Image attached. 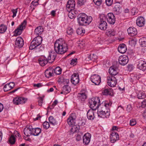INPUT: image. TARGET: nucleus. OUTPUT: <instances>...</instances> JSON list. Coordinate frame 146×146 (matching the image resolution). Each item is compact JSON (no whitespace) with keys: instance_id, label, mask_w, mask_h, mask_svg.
Listing matches in <instances>:
<instances>
[{"instance_id":"59","label":"nucleus","mask_w":146,"mask_h":146,"mask_svg":"<svg viewBox=\"0 0 146 146\" xmlns=\"http://www.w3.org/2000/svg\"><path fill=\"white\" fill-rule=\"evenodd\" d=\"M141 106L142 108H144L146 106V100H144L141 102Z\"/></svg>"},{"instance_id":"29","label":"nucleus","mask_w":146,"mask_h":146,"mask_svg":"<svg viewBox=\"0 0 146 146\" xmlns=\"http://www.w3.org/2000/svg\"><path fill=\"white\" fill-rule=\"evenodd\" d=\"M121 7L119 4H116L113 8L114 12L117 14L120 13L121 12Z\"/></svg>"},{"instance_id":"9","label":"nucleus","mask_w":146,"mask_h":146,"mask_svg":"<svg viewBox=\"0 0 146 146\" xmlns=\"http://www.w3.org/2000/svg\"><path fill=\"white\" fill-rule=\"evenodd\" d=\"M90 79L92 82L96 85H99L101 82V77L97 74L92 76Z\"/></svg>"},{"instance_id":"3","label":"nucleus","mask_w":146,"mask_h":146,"mask_svg":"<svg viewBox=\"0 0 146 146\" xmlns=\"http://www.w3.org/2000/svg\"><path fill=\"white\" fill-rule=\"evenodd\" d=\"M42 41V38L39 36L35 37L32 41L29 48L30 50L35 49L36 51H42L44 49V46L41 45Z\"/></svg>"},{"instance_id":"41","label":"nucleus","mask_w":146,"mask_h":146,"mask_svg":"<svg viewBox=\"0 0 146 146\" xmlns=\"http://www.w3.org/2000/svg\"><path fill=\"white\" fill-rule=\"evenodd\" d=\"M62 69L59 67H56L54 69V72L57 75H59L61 73Z\"/></svg>"},{"instance_id":"38","label":"nucleus","mask_w":146,"mask_h":146,"mask_svg":"<svg viewBox=\"0 0 146 146\" xmlns=\"http://www.w3.org/2000/svg\"><path fill=\"white\" fill-rule=\"evenodd\" d=\"M137 96L138 98L139 99H144L146 96L145 94L141 92H139Z\"/></svg>"},{"instance_id":"27","label":"nucleus","mask_w":146,"mask_h":146,"mask_svg":"<svg viewBox=\"0 0 146 146\" xmlns=\"http://www.w3.org/2000/svg\"><path fill=\"white\" fill-rule=\"evenodd\" d=\"M32 128L31 127L25 128L24 130V133L27 136L32 135Z\"/></svg>"},{"instance_id":"13","label":"nucleus","mask_w":146,"mask_h":146,"mask_svg":"<svg viewBox=\"0 0 146 146\" xmlns=\"http://www.w3.org/2000/svg\"><path fill=\"white\" fill-rule=\"evenodd\" d=\"M71 81L72 83L75 85H76L79 82V78L78 74L74 73L71 76Z\"/></svg>"},{"instance_id":"61","label":"nucleus","mask_w":146,"mask_h":146,"mask_svg":"<svg viewBox=\"0 0 146 146\" xmlns=\"http://www.w3.org/2000/svg\"><path fill=\"white\" fill-rule=\"evenodd\" d=\"M15 83L13 82H10V90L13 89L15 86Z\"/></svg>"},{"instance_id":"21","label":"nucleus","mask_w":146,"mask_h":146,"mask_svg":"<svg viewBox=\"0 0 146 146\" xmlns=\"http://www.w3.org/2000/svg\"><path fill=\"white\" fill-rule=\"evenodd\" d=\"M91 135L89 133L85 134L83 137V142L86 145H88L90 142Z\"/></svg>"},{"instance_id":"47","label":"nucleus","mask_w":146,"mask_h":146,"mask_svg":"<svg viewBox=\"0 0 146 146\" xmlns=\"http://www.w3.org/2000/svg\"><path fill=\"white\" fill-rule=\"evenodd\" d=\"M93 1L96 5L99 6L102 4V0H93Z\"/></svg>"},{"instance_id":"48","label":"nucleus","mask_w":146,"mask_h":146,"mask_svg":"<svg viewBox=\"0 0 146 146\" xmlns=\"http://www.w3.org/2000/svg\"><path fill=\"white\" fill-rule=\"evenodd\" d=\"M5 92H6L9 90V83H7L4 86L3 88Z\"/></svg>"},{"instance_id":"43","label":"nucleus","mask_w":146,"mask_h":146,"mask_svg":"<svg viewBox=\"0 0 146 146\" xmlns=\"http://www.w3.org/2000/svg\"><path fill=\"white\" fill-rule=\"evenodd\" d=\"M10 133H11L10 134V135H13L14 136L16 137H19L20 135L17 131L16 130H15L13 132L11 131H10Z\"/></svg>"},{"instance_id":"23","label":"nucleus","mask_w":146,"mask_h":146,"mask_svg":"<svg viewBox=\"0 0 146 146\" xmlns=\"http://www.w3.org/2000/svg\"><path fill=\"white\" fill-rule=\"evenodd\" d=\"M107 24L106 22L103 19H100L99 28L102 30H104L107 29Z\"/></svg>"},{"instance_id":"5","label":"nucleus","mask_w":146,"mask_h":146,"mask_svg":"<svg viewBox=\"0 0 146 146\" xmlns=\"http://www.w3.org/2000/svg\"><path fill=\"white\" fill-rule=\"evenodd\" d=\"M100 99L98 97L92 98L89 100V105L94 110H96L98 108V104H100Z\"/></svg>"},{"instance_id":"56","label":"nucleus","mask_w":146,"mask_h":146,"mask_svg":"<svg viewBox=\"0 0 146 146\" xmlns=\"http://www.w3.org/2000/svg\"><path fill=\"white\" fill-rule=\"evenodd\" d=\"M132 108L131 107V105L130 104H129L127 105L126 107V110L128 112H129L131 110Z\"/></svg>"},{"instance_id":"16","label":"nucleus","mask_w":146,"mask_h":146,"mask_svg":"<svg viewBox=\"0 0 146 146\" xmlns=\"http://www.w3.org/2000/svg\"><path fill=\"white\" fill-rule=\"evenodd\" d=\"M111 141L112 143H114L119 139V136L116 132L113 131L110 134Z\"/></svg>"},{"instance_id":"45","label":"nucleus","mask_w":146,"mask_h":146,"mask_svg":"<svg viewBox=\"0 0 146 146\" xmlns=\"http://www.w3.org/2000/svg\"><path fill=\"white\" fill-rule=\"evenodd\" d=\"M43 127L46 129L48 128L50 126L49 123L47 122H44L43 124Z\"/></svg>"},{"instance_id":"57","label":"nucleus","mask_w":146,"mask_h":146,"mask_svg":"<svg viewBox=\"0 0 146 146\" xmlns=\"http://www.w3.org/2000/svg\"><path fill=\"white\" fill-rule=\"evenodd\" d=\"M136 8H133L131 10V13L133 15H134L137 14V12L136 11Z\"/></svg>"},{"instance_id":"20","label":"nucleus","mask_w":146,"mask_h":146,"mask_svg":"<svg viewBox=\"0 0 146 146\" xmlns=\"http://www.w3.org/2000/svg\"><path fill=\"white\" fill-rule=\"evenodd\" d=\"M145 20L144 17L140 16L138 17L136 20V23L137 26L142 27L145 24Z\"/></svg>"},{"instance_id":"7","label":"nucleus","mask_w":146,"mask_h":146,"mask_svg":"<svg viewBox=\"0 0 146 146\" xmlns=\"http://www.w3.org/2000/svg\"><path fill=\"white\" fill-rule=\"evenodd\" d=\"M108 85L111 87H114L117 83L116 78L114 76L110 75L107 77Z\"/></svg>"},{"instance_id":"18","label":"nucleus","mask_w":146,"mask_h":146,"mask_svg":"<svg viewBox=\"0 0 146 146\" xmlns=\"http://www.w3.org/2000/svg\"><path fill=\"white\" fill-rule=\"evenodd\" d=\"M137 68L140 70L144 71L146 69V63L142 60H139L137 65Z\"/></svg>"},{"instance_id":"52","label":"nucleus","mask_w":146,"mask_h":146,"mask_svg":"<svg viewBox=\"0 0 146 146\" xmlns=\"http://www.w3.org/2000/svg\"><path fill=\"white\" fill-rule=\"evenodd\" d=\"M130 125L131 126H134L136 124V121L135 119H132L130 120Z\"/></svg>"},{"instance_id":"51","label":"nucleus","mask_w":146,"mask_h":146,"mask_svg":"<svg viewBox=\"0 0 146 146\" xmlns=\"http://www.w3.org/2000/svg\"><path fill=\"white\" fill-rule=\"evenodd\" d=\"M86 2V0H78L77 3L80 6H81L84 5Z\"/></svg>"},{"instance_id":"1","label":"nucleus","mask_w":146,"mask_h":146,"mask_svg":"<svg viewBox=\"0 0 146 146\" xmlns=\"http://www.w3.org/2000/svg\"><path fill=\"white\" fill-rule=\"evenodd\" d=\"M111 104L103 102L98 104V117L103 118H108L110 115V106Z\"/></svg>"},{"instance_id":"15","label":"nucleus","mask_w":146,"mask_h":146,"mask_svg":"<svg viewBox=\"0 0 146 146\" xmlns=\"http://www.w3.org/2000/svg\"><path fill=\"white\" fill-rule=\"evenodd\" d=\"M24 44V40L21 37H18L17 38L15 42L16 47L19 48H21L23 46Z\"/></svg>"},{"instance_id":"37","label":"nucleus","mask_w":146,"mask_h":146,"mask_svg":"<svg viewBox=\"0 0 146 146\" xmlns=\"http://www.w3.org/2000/svg\"><path fill=\"white\" fill-rule=\"evenodd\" d=\"M76 31L77 34L78 35H83L85 33V30L82 28L78 29Z\"/></svg>"},{"instance_id":"42","label":"nucleus","mask_w":146,"mask_h":146,"mask_svg":"<svg viewBox=\"0 0 146 146\" xmlns=\"http://www.w3.org/2000/svg\"><path fill=\"white\" fill-rule=\"evenodd\" d=\"M45 75L46 77L49 78L52 76V73L51 72L50 70L48 69L46 70L45 72Z\"/></svg>"},{"instance_id":"30","label":"nucleus","mask_w":146,"mask_h":146,"mask_svg":"<svg viewBox=\"0 0 146 146\" xmlns=\"http://www.w3.org/2000/svg\"><path fill=\"white\" fill-rule=\"evenodd\" d=\"M117 69L114 67H111L109 70V72L111 75L113 76L116 75L118 72H117Z\"/></svg>"},{"instance_id":"35","label":"nucleus","mask_w":146,"mask_h":146,"mask_svg":"<svg viewBox=\"0 0 146 146\" xmlns=\"http://www.w3.org/2000/svg\"><path fill=\"white\" fill-rule=\"evenodd\" d=\"M50 123L53 125H54L57 124V121L52 116H50L48 118Z\"/></svg>"},{"instance_id":"12","label":"nucleus","mask_w":146,"mask_h":146,"mask_svg":"<svg viewBox=\"0 0 146 146\" xmlns=\"http://www.w3.org/2000/svg\"><path fill=\"white\" fill-rule=\"evenodd\" d=\"M75 3L73 0H69L67 3L66 9L67 11H70L74 9Z\"/></svg>"},{"instance_id":"8","label":"nucleus","mask_w":146,"mask_h":146,"mask_svg":"<svg viewBox=\"0 0 146 146\" xmlns=\"http://www.w3.org/2000/svg\"><path fill=\"white\" fill-rule=\"evenodd\" d=\"M106 18L108 22L110 24L113 25L115 21V18L113 14L112 13H109L107 14L106 17H104Z\"/></svg>"},{"instance_id":"49","label":"nucleus","mask_w":146,"mask_h":146,"mask_svg":"<svg viewBox=\"0 0 146 146\" xmlns=\"http://www.w3.org/2000/svg\"><path fill=\"white\" fill-rule=\"evenodd\" d=\"M142 40L141 42V45L143 47H146V38H144Z\"/></svg>"},{"instance_id":"19","label":"nucleus","mask_w":146,"mask_h":146,"mask_svg":"<svg viewBox=\"0 0 146 146\" xmlns=\"http://www.w3.org/2000/svg\"><path fill=\"white\" fill-rule=\"evenodd\" d=\"M38 61L39 63L42 66H45L49 62L47 57L44 56H42L40 57L38 59Z\"/></svg>"},{"instance_id":"2","label":"nucleus","mask_w":146,"mask_h":146,"mask_svg":"<svg viewBox=\"0 0 146 146\" xmlns=\"http://www.w3.org/2000/svg\"><path fill=\"white\" fill-rule=\"evenodd\" d=\"M54 49L56 54H63L68 50V45L64 40L62 39L58 40L54 43Z\"/></svg>"},{"instance_id":"25","label":"nucleus","mask_w":146,"mask_h":146,"mask_svg":"<svg viewBox=\"0 0 146 146\" xmlns=\"http://www.w3.org/2000/svg\"><path fill=\"white\" fill-rule=\"evenodd\" d=\"M68 12H69L68 16L71 19L75 18L78 14L77 11L75 9L72 10Z\"/></svg>"},{"instance_id":"63","label":"nucleus","mask_w":146,"mask_h":146,"mask_svg":"<svg viewBox=\"0 0 146 146\" xmlns=\"http://www.w3.org/2000/svg\"><path fill=\"white\" fill-rule=\"evenodd\" d=\"M77 60V59H72V60H71L70 64L71 65L76 64V62H77V61H76Z\"/></svg>"},{"instance_id":"62","label":"nucleus","mask_w":146,"mask_h":146,"mask_svg":"<svg viewBox=\"0 0 146 146\" xmlns=\"http://www.w3.org/2000/svg\"><path fill=\"white\" fill-rule=\"evenodd\" d=\"M56 11L54 10H53L50 13V14L52 17H54L56 15Z\"/></svg>"},{"instance_id":"39","label":"nucleus","mask_w":146,"mask_h":146,"mask_svg":"<svg viewBox=\"0 0 146 146\" xmlns=\"http://www.w3.org/2000/svg\"><path fill=\"white\" fill-rule=\"evenodd\" d=\"M102 93L103 95H111V92L108 89H105L102 91Z\"/></svg>"},{"instance_id":"31","label":"nucleus","mask_w":146,"mask_h":146,"mask_svg":"<svg viewBox=\"0 0 146 146\" xmlns=\"http://www.w3.org/2000/svg\"><path fill=\"white\" fill-rule=\"evenodd\" d=\"M43 30L41 26H39L37 27L35 31V34L36 35L38 36L39 35L41 34L43 32Z\"/></svg>"},{"instance_id":"50","label":"nucleus","mask_w":146,"mask_h":146,"mask_svg":"<svg viewBox=\"0 0 146 146\" xmlns=\"http://www.w3.org/2000/svg\"><path fill=\"white\" fill-rule=\"evenodd\" d=\"M127 67L128 70L129 71H131L134 68V66L133 64H129L127 66Z\"/></svg>"},{"instance_id":"24","label":"nucleus","mask_w":146,"mask_h":146,"mask_svg":"<svg viewBox=\"0 0 146 146\" xmlns=\"http://www.w3.org/2000/svg\"><path fill=\"white\" fill-rule=\"evenodd\" d=\"M118 50V51L121 53H124L127 50V47L124 44L119 45Z\"/></svg>"},{"instance_id":"17","label":"nucleus","mask_w":146,"mask_h":146,"mask_svg":"<svg viewBox=\"0 0 146 146\" xmlns=\"http://www.w3.org/2000/svg\"><path fill=\"white\" fill-rule=\"evenodd\" d=\"M56 53L55 52H50L49 53L48 55L46 56L47 59L49 62H53L55 60L56 56Z\"/></svg>"},{"instance_id":"11","label":"nucleus","mask_w":146,"mask_h":146,"mask_svg":"<svg viewBox=\"0 0 146 146\" xmlns=\"http://www.w3.org/2000/svg\"><path fill=\"white\" fill-rule=\"evenodd\" d=\"M27 99L24 98L18 97H16L13 99V103L16 105L25 103Z\"/></svg>"},{"instance_id":"64","label":"nucleus","mask_w":146,"mask_h":146,"mask_svg":"<svg viewBox=\"0 0 146 146\" xmlns=\"http://www.w3.org/2000/svg\"><path fill=\"white\" fill-rule=\"evenodd\" d=\"M88 56L86 58V60L87 61H89L90 60H92L91 56L92 54H90V55H88Z\"/></svg>"},{"instance_id":"33","label":"nucleus","mask_w":146,"mask_h":146,"mask_svg":"<svg viewBox=\"0 0 146 146\" xmlns=\"http://www.w3.org/2000/svg\"><path fill=\"white\" fill-rule=\"evenodd\" d=\"M78 97L80 100H81V102H83L86 100L87 96L85 93H82L78 94Z\"/></svg>"},{"instance_id":"58","label":"nucleus","mask_w":146,"mask_h":146,"mask_svg":"<svg viewBox=\"0 0 146 146\" xmlns=\"http://www.w3.org/2000/svg\"><path fill=\"white\" fill-rule=\"evenodd\" d=\"M43 98L42 97H40L39 100L38 101V104L40 106H41L43 103Z\"/></svg>"},{"instance_id":"26","label":"nucleus","mask_w":146,"mask_h":146,"mask_svg":"<svg viewBox=\"0 0 146 146\" xmlns=\"http://www.w3.org/2000/svg\"><path fill=\"white\" fill-rule=\"evenodd\" d=\"M94 110H90L88 111L87 116L89 119L93 120L94 118Z\"/></svg>"},{"instance_id":"54","label":"nucleus","mask_w":146,"mask_h":146,"mask_svg":"<svg viewBox=\"0 0 146 146\" xmlns=\"http://www.w3.org/2000/svg\"><path fill=\"white\" fill-rule=\"evenodd\" d=\"M38 0H34L31 2V4L34 6H36L38 4Z\"/></svg>"},{"instance_id":"32","label":"nucleus","mask_w":146,"mask_h":146,"mask_svg":"<svg viewBox=\"0 0 146 146\" xmlns=\"http://www.w3.org/2000/svg\"><path fill=\"white\" fill-rule=\"evenodd\" d=\"M106 34L108 36H114L115 35V31L113 29H109L106 31Z\"/></svg>"},{"instance_id":"34","label":"nucleus","mask_w":146,"mask_h":146,"mask_svg":"<svg viewBox=\"0 0 146 146\" xmlns=\"http://www.w3.org/2000/svg\"><path fill=\"white\" fill-rule=\"evenodd\" d=\"M63 91L66 94L69 92L71 91V88L68 85H65L62 88Z\"/></svg>"},{"instance_id":"10","label":"nucleus","mask_w":146,"mask_h":146,"mask_svg":"<svg viewBox=\"0 0 146 146\" xmlns=\"http://www.w3.org/2000/svg\"><path fill=\"white\" fill-rule=\"evenodd\" d=\"M119 64L122 66L126 65L128 62L129 59L127 56L123 55L120 56L119 58Z\"/></svg>"},{"instance_id":"4","label":"nucleus","mask_w":146,"mask_h":146,"mask_svg":"<svg viewBox=\"0 0 146 146\" xmlns=\"http://www.w3.org/2000/svg\"><path fill=\"white\" fill-rule=\"evenodd\" d=\"M77 20L79 25H86L92 21V18L91 16L88 17L84 13H80L78 16Z\"/></svg>"},{"instance_id":"14","label":"nucleus","mask_w":146,"mask_h":146,"mask_svg":"<svg viewBox=\"0 0 146 146\" xmlns=\"http://www.w3.org/2000/svg\"><path fill=\"white\" fill-rule=\"evenodd\" d=\"M75 114L74 113L71 114L67 119V122L70 126H73L75 124Z\"/></svg>"},{"instance_id":"36","label":"nucleus","mask_w":146,"mask_h":146,"mask_svg":"<svg viewBox=\"0 0 146 146\" xmlns=\"http://www.w3.org/2000/svg\"><path fill=\"white\" fill-rule=\"evenodd\" d=\"M10 136V145H14L16 142L15 137L13 135H11Z\"/></svg>"},{"instance_id":"55","label":"nucleus","mask_w":146,"mask_h":146,"mask_svg":"<svg viewBox=\"0 0 146 146\" xmlns=\"http://www.w3.org/2000/svg\"><path fill=\"white\" fill-rule=\"evenodd\" d=\"M11 11H12L13 14V15L12 16V17L13 18H14L16 16V13L17 12V9L11 10Z\"/></svg>"},{"instance_id":"46","label":"nucleus","mask_w":146,"mask_h":146,"mask_svg":"<svg viewBox=\"0 0 146 146\" xmlns=\"http://www.w3.org/2000/svg\"><path fill=\"white\" fill-rule=\"evenodd\" d=\"M86 121L82 119L79 120L78 122V125L80 126H84L85 124Z\"/></svg>"},{"instance_id":"6","label":"nucleus","mask_w":146,"mask_h":146,"mask_svg":"<svg viewBox=\"0 0 146 146\" xmlns=\"http://www.w3.org/2000/svg\"><path fill=\"white\" fill-rule=\"evenodd\" d=\"M27 24V21L24 20L19 25L18 27L15 30V34L14 35L17 36L20 35L23 31L25 28L26 25Z\"/></svg>"},{"instance_id":"28","label":"nucleus","mask_w":146,"mask_h":146,"mask_svg":"<svg viewBox=\"0 0 146 146\" xmlns=\"http://www.w3.org/2000/svg\"><path fill=\"white\" fill-rule=\"evenodd\" d=\"M32 135L35 136H37L40 133L41 130L39 128H32Z\"/></svg>"},{"instance_id":"44","label":"nucleus","mask_w":146,"mask_h":146,"mask_svg":"<svg viewBox=\"0 0 146 146\" xmlns=\"http://www.w3.org/2000/svg\"><path fill=\"white\" fill-rule=\"evenodd\" d=\"M67 33L70 35H71L73 33V29L71 27H69L67 30Z\"/></svg>"},{"instance_id":"53","label":"nucleus","mask_w":146,"mask_h":146,"mask_svg":"<svg viewBox=\"0 0 146 146\" xmlns=\"http://www.w3.org/2000/svg\"><path fill=\"white\" fill-rule=\"evenodd\" d=\"M113 1V0H106V3L107 5L110 6L112 4Z\"/></svg>"},{"instance_id":"40","label":"nucleus","mask_w":146,"mask_h":146,"mask_svg":"<svg viewBox=\"0 0 146 146\" xmlns=\"http://www.w3.org/2000/svg\"><path fill=\"white\" fill-rule=\"evenodd\" d=\"M7 28L6 26L3 25H1L0 26V33H3L6 30Z\"/></svg>"},{"instance_id":"60","label":"nucleus","mask_w":146,"mask_h":146,"mask_svg":"<svg viewBox=\"0 0 146 146\" xmlns=\"http://www.w3.org/2000/svg\"><path fill=\"white\" fill-rule=\"evenodd\" d=\"M92 60L94 61L97 58V56L94 54H92L91 56Z\"/></svg>"},{"instance_id":"22","label":"nucleus","mask_w":146,"mask_h":146,"mask_svg":"<svg viewBox=\"0 0 146 146\" xmlns=\"http://www.w3.org/2000/svg\"><path fill=\"white\" fill-rule=\"evenodd\" d=\"M127 31L129 35L131 36H134L137 34V29L133 27H129L127 29Z\"/></svg>"}]
</instances>
